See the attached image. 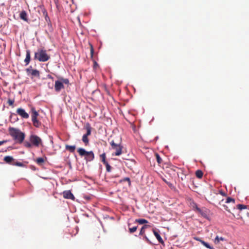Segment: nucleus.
Here are the masks:
<instances>
[{
    "mask_svg": "<svg viewBox=\"0 0 249 249\" xmlns=\"http://www.w3.org/2000/svg\"><path fill=\"white\" fill-rule=\"evenodd\" d=\"M10 135L17 142L21 143L25 139V134L19 129L14 127H9Z\"/></svg>",
    "mask_w": 249,
    "mask_h": 249,
    "instance_id": "f257e3e1",
    "label": "nucleus"
},
{
    "mask_svg": "<svg viewBox=\"0 0 249 249\" xmlns=\"http://www.w3.org/2000/svg\"><path fill=\"white\" fill-rule=\"evenodd\" d=\"M50 59V56L43 48L38 49L35 53L34 59L39 62H45Z\"/></svg>",
    "mask_w": 249,
    "mask_h": 249,
    "instance_id": "f03ea898",
    "label": "nucleus"
},
{
    "mask_svg": "<svg viewBox=\"0 0 249 249\" xmlns=\"http://www.w3.org/2000/svg\"><path fill=\"white\" fill-rule=\"evenodd\" d=\"M32 121L34 126L39 127L41 126V123L37 120V117L39 115L38 112L36 111L35 108L32 107Z\"/></svg>",
    "mask_w": 249,
    "mask_h": 249,
    "instance_id": "7ed1b4c3",
    "label": "nucleus"
},
{
    "mask_svg": "<svg viewBox=\"0 0 249 249\" xmlns=\"http://www.w3.org/2000/svg\"><path fill=\"white\" fill-rule=\"evenodd\" d=\"M112 149L115 151L114 155L115 156H120L122 153L123 146L119 143H116L114 140L110 142Z\"/></svg>",
    "mask_w": 249,
    "mask_h": 249,
    "instance_id": "20e7f679",
    "label": "nucleus"
},
{
    "mask_svg": "<svg viewBox=\"0 0 249 249\" xmlns=\"http://www.w3.org/2000/svg\"><path fill=\"white\" fill-rule=\"evenodd\" d=\"M30 141L32 145L36 147H38L42 142L40 138L35 135H31L30 136Z\"/></svg>",
    "mask_w": 249,
    "mask_h": 249,
    "instance_id": "39448f33",
    "label": "nucleus"
},
{
    "mask_svg": "<svg viewBox=\"0 0 249 249\" xmlns=\"http://www.w3.org/2000/svg\"><path fill=\"white\" fill-rule=\"evenodd\" d=\"M38 11L39 13H42L45 20L47 22H50V18L48 15L47 10L45 9L44 5H41L38 6Z\"/></svg>",
    "mask_w": 249,
    "mask_h": 249,
    "instance_id": "423d86ee",
    "label": "nucleus"
},
{
    "mask_svg": "<svg viewBox=\"0 0 249 249\" xmlns=\"http://www.w3.org/2000/svg\"><path fill=\"white\" fill-rule=\"evenodd\" d=\"M26 72L28 74H31L32 76L34 77H39L40 76V72L39 71L37 70H34L32 69V66L26 69Z\"/></svg>",
    "mask_w": 249,
    "mask_h": 249,
    "instance_id": "0eeeda50",
    "label": "nucleus"
},
{
    "mask_svg": "<svg viewBox=\"0 0 249 249\" xmlns=\"http://www.w3.org/2000/svg\"><path fill=\"white\" fill-rule=\"evenodd\" d=\"M64 88L63 82L60 80H57L55 82L54 89L56 92L60 91L62 89Z\"/></svg>",
    "mask_w": 249,
    "mask_h": 249,
    "instance_id": "6e6552de",
    "label": "nucleus"
},
{
    "mask_svg": "<svg viewBox=\"0 0 249 249\" xmlns=\"http://www.w3.org/2000/svg\"><path fill=\"white\" fill-rule=\"evenodd\" d=\"M17 113L23 118L27 119L29 117V114L22 108H18Z\"/></svg>",
    "mask_w": 249,
    "mask_h": 249,
    "instance_id": "1a4fd4ad",
    "label": "nucleus"
},
{
    "mask_svg": "<svg viewBox=\"0 0 249 249\" xmlns=\"http://www.w3.org/2000/svg\"><path fill=\"white\" fill-rule=\"evenodd\" d=\"M63 197L66 199H71L73 200L75 199V197H74L73 195L71 193V192L70 190L64 191L63 192Z\"/></svg>",
    "mask_w": 249,
    "mask_h": 249,
    "instance_id": "9d476101",
    "label": "nucleus"
},
{
    "mask_svg": "<svg viewBox=\"0 0 249 249\" xmlns=\"http://www.w3.org/2000/svg\"><path fill=\"white\" fill-rule=\"evenodd\" d=\"M94 159V155L92 151H89L87 156H85V160L88 161H91Z\"/></svg>",
    "mask_w": 249,
    "mask_h": 249,
    "instance_id": "9b49d317",
    "label": "nucleus"
},
{
    "mask_svg": "<svg viewBox=\"0 0 249 249\" xmlns=\"http://www.w3.org/2000/svg\"><path fill=\"white\" fill-rule=\"evenodd\" d=\"M26 58L24 60V62L25 63V65H28L31 60V55H30V51L29 50H26Z\"/></svg>",
    "mask_w": 249,
    "mask_h": 249,
    "instance_id": "f8f14e48",
    "label": "nucleus"
},
{
    "mask_svg": "<svg viewBox=\"0 0 249 249\" xmlns=\"http://www.w3.org/2000/svg\"><path fill=\"white\" fill-rule=\"evenodd\" d=\"M153 231L154 234L155 235V237H156V238L157 239V240H158L159 243H161L162 244H163L164 243V241H163V239H162V238L161 237V236L160 235V234L159 233V232H157L154 229L153 230Z\"/></svg>",
    "mask_w": 249,
    "mask_h": 249,
    "instance_id": "ddd939ff",
    "label": "nucleus"
},
{
    "mask_svg": "<svg viewBox=\"0 0 249 249\" xmlns=\"http://www.w3.org/2000/svg\"><path fill=\"white\" fill-rule=\"evenodd\" d=\"M3 160L8 164H12L15 160L12 157L7 156L4 158Z\"/></svg>",
    "mask_w": 249,
    "mask_h": 249,
    "instance_id": "4468645a",
    "label": "nucleus"
},
{
    "mask_svg": "<svg viewBox=\"0 0 249 249\" xmlns=\"http://www.w3.org/2000/svg\"><path fill=\"white\" fill-rule=\"evenodd\" d=\"M197 241H199L203 246L206 247L207 248L209 249H214L213 247L210 246V245L207 242L204 241L199 239V238H196Z\"/></svg>",
    "mask_w": 249,
    "mask_h": 249,
    "instance_id": "2eb2a0df",
    "label": "nucleus"
},
{
    "mask_svg": "<svg viewBox=\"0 0 249 249\" xmlns=\"http://www.w3.org/2000/svg\"><path fill=\"white\" fill-rule=\"evenodd\" d=\"M85 127L87 130V133L85 134V135L89 136L91 134V127L89 123H87Z\"/></svg>",
    "mask_w": 249,
    "mask_h": 249,
    "instance_id": "dca6fc26",
    "label": "nucleus"
},
{
    "mask_svg": "<svg viewBox=\"0 0 249 249\" xmlns=\"http://www.w3.org/2000/svg\"><path fill=\"white\" fill-rule=\"evenodd\" d=\"M77 152L81 156H86L88 154V151H86L82 148H79L77 149Z\"/></svg>",
    "mask_w": 249,
    "mask_h": 249,
    "instance_id": "f3484780",
    "label": "nucleus"
},
{
    "mask_svg": "<svg viewBox=\"0 0 249 249\" xmlns=\"http://www.w3.org/2000/svg\"><path fill=\"white\" fill-rule=\"evenodd\" d=\"M20 18L21 19L27 21L28 20L27 14L25 11H22L20 14Z\"/></svg>",
    "mask_w": 249,
    "mask_h": 249,
    "instance_id": "a211bd4d",
    "label": "nucleus"
},
{
    "mask_svg": "<svg viewBox=\"0 0 249 249\" xmlns=\"http://www.w3.org/2000/svg\"><path fill=\"white\" fill-rule=\"evenodd\" d=\"M225 239L222 237H219L218 236H216L214 240V243L215 244H218L219 243L220 241H225Z\"/></svg>",
    "mask_w": 249,
    "mask_h": 249,
    "instance_id": "6ab92c4d",
    "label": "nucleus"
},
{
    "mask_svg": "<svg viewBox=\"0 0 249 249\" xmlns=\"http://www.w3.org/2000/svg\"><path fill=\"white\" fill-rule=\"evenodd\" d=\"M149 227L148 225H143L141 229L139 235H143L145 234V229Z\"/></svg>",
    "mask_w": 249,
    "mask_h": 249,
    "instance_id": "aec40b11",
    "label": "nucleus"
},
{
    "mask_svg": "<svg viewBox=\"0 0 249 249\" xmlns=\"http://www.w3.org/2000/svg\"><path fill=\"white\" fill-rule=\"evenodd\" d=\"M82 141L85 143V145H88L89 143V140L88 139V136L84 134L82 137Z\"/></svg>",
    "mask_w": 249,
    "mask_h": 249,
    "instance_id": "412c9836",
    "label": "nucleus"
},
{
    "mask_svg": "<svg viewBox=\"0 0 249 249\" xmlns=\"http://www.w3.org/2000/svg\"><path fill=\"white\" fill-rule=\"evenodd\" d=\"M66 149L69 151L71 152H73L75 149V146L66 145Z\"/></svg>",
    "mask_w": 249,
    "mask_h": 249,
    "instance_id": "4be33fe9",
    "label": "nucleus"
},
{
    "mask_svg": "<svg viewBox=\"0 0 249 249\" xmlns=\"http://www.w3.org/2000/svg\"><path fill=\"white\" fill-rule=\"evenodd\" d=\"M135 222L140 224H143L148 223V221L144 219H137L135 220Z\"/></svg>",
    "mask_w": 249,
    "mask_h": 249,
    "instance_id": "5701e85b",
    "label": "nucleus"
},
{
    "mask_svg": "<svg viewBox=\"0 0 249 249\" xmlns=\"http://www.w3.org/2000/svg\"><path fill=\"white\" fill-rule=\"evenodd\" d=\"M106 156L105 153H104L100 155L101 160L102 162H103L104 164L107 162L106 161Z\"/></svg>",
    "mask_w": 249,
    "mask_h": 249,
    "instance_id": "b1692460",
    "label": "nucleus"
},
{
    "mask_svg": "<svg viewBox=\"0 0 249 249\" xmlns=\"http://www.w3.org/2000/svg\"><path fill=\"white\" fill-rule=\"evenodd\" d=\"M130 224H128V227H129V231L130 233H132L134 232H135L137 229V226H134L132 227H130Z\"/></svg>",
    "mask_w": 249,
    "mask_h": 249,
    "instance_id": "393cba45",
    "label": "nucleus"
},
{
    "mask_svg": "<svg viewBox=\"0 0 249 249\" xmlns=\"http://www.w3.org/2000/svg\"><path fill=\"white\" fill-rule=\"evenodd\" d=\"M203 173L201 170H198L196 172V176L197 178H201L203 176Z\"/></svg>",
    "mask_w": 249,
    "mask_h": 249,
    "instance_id": "a878e982",
    "label": "nucleus"
},
{
    "mask_svg": "<svg viewBox=\"0 0 249 249\" xmlns=\"http://www.w3.org/2000/svg\"><path fill=\"white\" fill-rule=\"evenodd\" d=\"M155 156L156 158L157 162L159 164H160L162 161L161 158L158 153H155Z\"/></svg>",
    "mask_w": 249,
    "mask_h": 249,
    "instance_id": "bb28decb",
    "label": "nucleus"
},
{
    "mask_svg": "<svg viewBox=\"0 0 249 249\" xmlns=\"http://www.w3.org/2000/svg\"><path fill=\"white\" fill-rule=\"evenodd\" d=\"M12 165L19 167H23L24 166V164L22 162L15 161L12 163Z\"/></svg>",
    "mask_w": 249,
    "mask_h": 249,
    "instance_id": "cd10ccee",
    "label": "nucleus"
},
{
    "mask_svg": "<svg viewBox=\"0 0 249 249\" xmlns=\"http://www.w3.org/2000/svg\"><path fill=\"white\" fill-rule=\"evenodd\" d=\"M36 161L38 164L41 165L44 162L45 160L42 158H38L36 159Z\"/></svg>",
    "mask_w": 249,
    "mask_h": 249,
    "instance_id": "c85d7f7f",
    "label": "nucleus"
},
{
    "mask_svg": "<svg viewBox=\"0 0 249 249\" xmlns=\"http://www.w3.org/2000/svg\"><path fill=\"white\" fill-rule=\"evenodd\" d=\"M60 80H61V81H62V82H63V84H67V85H69V80L68 79H67V78H62V77H60L59 78Z\"/></svg>",
    "mask_w": 249,
    "mask_h": 249,
    "instance_id": "c756f323",
    "label": "nucleus"
},
{
    "mask_svg": "<svg viewBox=\"0 0 249 249\" xmlns=\"http://www.w3.org/2000/svg\"><path fill=\"white\" fill-rule=\"evenodd\" d=\"M90 46V57L91 58H93V53H94V49L92 45L91 44H89Z\"/></svg>",
    "mask_w": 249,
    "mask_h": 249,
    "instance_id": "7c9ffc66",
    "label": "nucleus"
},
{
    "mask_svg": "<svg viewBox=\"0 0 249 249\" xmlns=\"http://www.w3.org/2000/svg\"><path fill=\"white\" fill-rule=\"evenodd\" d=\"M124 181H127L128 183L129 186L131 185V181H130V178H128V177L124 178L123 179H122V180H120L121 182H124Z\"/></svg>",
    "mask_w": 249,
    "mask_h": 249,
    "instance_id": "2f4dec72",
    "label": "nucleus"
},
{
    "mask_svg": "<svg viewBox=\"0 0 249 249\" xmlns=\"http://www.w3.org/2000/svg\"><path fill=\"white\" fill-rule=\"evenodd\" d=\"M237 208L238 209L240 210H242L243 209H245L247 208V206L243 204H238L237 205Z\"/></svg>",
    "mask_w": 249,
    "mask_h": 249,
    "instance_id": "473e14b6",
    "label": "nucleus"
},
{
    "mask_svg": "<svg viewBox=\"0 0 249 249\" xmlns=\"http://www.w3.org/2000/svg\"><path fill=\"white\" fill-rule=\"evenodd\" d=\"M226 202L227 203L232 202L233 204L235 203V200L233 198H232L231 197H228L226 201Z\"/></svg>",
    "mask_w": 249,
    "mask_h": 249,
    "instance_id": "72a5a7b5",
    "label": "nucleus"
},
{
    "mask_svg": "<svg viewBox=\"0 0 249 249\" xmlns=\"http://www.w3.org/2000/svg\"><path fill=\"white\" fill-rule=\"evenodd\" d=\"M24 145L27 148H31L32 147V146L33 145L31 142H29L27 141H26L24 142Z\"/></svg>",
    "mask_w": 249,
    "mask_h": 249,
    "instance_id": "f704fd0d",
    "label": "nucleus"
},
{
    "mask_svg": "<svg viewBox=\"0 0 249 249\" xmlns=\"http://www.w3.org/2000/svg\"><path fill=\"white\" fill-rule=\"evenodd\" d=\"M105 165L106 167L107 171L108 172H110L111 171V167L109 165V164H108V162H107V163L105 164Z\"/></svg>",
    "mask_w": 249,
    "mask_h": 249,
    "instance_id": "c9c22d12",
    "label": "nucleus"
},
{
    "mask_svg": "<svg viewBox=\"0 0 249 249\" xmlns=\"http://www.w3.org/2000/svg\"><path fill=\"white\" fill-rule=\"evenodd\" d=\"M7 103L9 106H12L14 103V100L9 99L8 100Z\"/></svg>",
    "mask_w": 249,
    "mask_h": 249,
    "instance_id": "e433bc0d",
    "label": "nucleus"
},
{
    "mask_svg": "<svg viewBox=\"0 0 249 249\" xmlns=\"http://www.w3.org/2000/svg\"><path fill=\"white\" fill-rule=\"evenodd\" d=\"M143 238L145 240L146 242L149 243V244H152L151 242L149 240L148 237L146 236L145 234L143 235Z\"/></svg>",
    "mask_w": 249,
    "mask_h": 249,
    "instance_id": "4c0bfd02",
    "label": "nucleus"
},
{
    "mask_svg": "<svg viewBox=\"0 0 249 249\" xmlns=\"http://www.w3.org/2000/svg\"><path fill=\"white\" fill-rule=\"evenodd\" d=\"M224 207L225 208V209L228 211L229 212H230L231 213V211H230V210L229 209L228 207L226 205H224Z\"/></svg>",
    "mask_w": 249,
    "mask_h": 249,
    "instance_id": "58836bf2",
    "label": "nucleus"
},
{
    "mask_svg": "<svg viewBox=\"0 0 249 249\" xmlns=\"http://www.w3.org/2000/svg\"><path fill=\"white\" fill-rule=\"evenodd\" d=\"M195 205H196V210L198 212H201V210H200V208H199L197 206V205H196V204H195Z\"/></svg>",
    "mask_w": 249,
    "mask_h": 249,
    "instance_id": "ea45409f",
    "label": "nucleus"
},
{
    "mask_svg": "<svg viewBox=\"0 0 249 249\" xmlns=\"http://www.w3.org/2000/svg\"><path fill=\"white\" fill-rule=\"evenodd\" d=\"M7 141H0V145L3 144V143H5Z\"/></svg>",
    "mask_w": 249,
    "mask_h": 249,
    "instance_id": "a19ab883",
    "label": "nucleus"
},
{
    "mask_svg": "<svg viewBox=\"0 0 249 249\" xmlns=\"http://www.w3.org/2000/svg\"><path fill=\"white\" fill-rule=\"evenodd\" d=\"M98 64L95 61H94V67L95 68L96 67L98 66Z\"/></svg>",
    "mask_w": 249,
    "mask_h": 249,
    "instance_id": "79ce46f5",
    "label": "nucleus"
},
{
    "mask_svg": "<svg viewBox=\"0 0 249 249\" xmlns=\"http://www.w3.org/2000/svg\"><path fill=\"white\" fill-rule=\"evenodd\" d=\"M220 193L222 195V196H225V194L224 193H223V192L222 191H220Z\"/></svg>",
    "mask_w": 249,
    "mask_h": 249,
    "instance_id": "37998d69",
    "label": "nucleus"
},
{
    "mask_svg": "<svg viewBox=\"0 0 249 249\" xmlns=\"http://www.w3.org/2000/svg\"><path fill=\"white\" fill-rule=\"evenodd\" d=\"M163 180H164V182H165L167 184L170 185L169 183V182H168L166 180L163 179Z\"/></svg>",
    "mask_w": 249,
    "mask_h": 249,
    "instance_id": "c03bdc74",
    "label": "nucleus"
},
{
    "mask_svg": "<svg viewBox=\"0 0 249 249\" xmlns=\"http://www.w3.org/2000/svg\"><path fill=\"white\" fill-rule=\"evenodd\" d=\"M54 2L56 3V0H54Z\"/></svg>",
    "mask_w": 249,
    "mask_h": 249,
    "instance_id": "a18cd8bd",
    "label": "nucleus"
}]
</instances>
